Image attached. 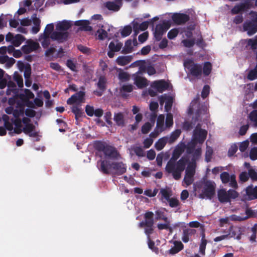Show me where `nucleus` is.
Returning <instances> with one entry per match:
<instances>
[{
	"label": "nucleus",
	"instance_id": "obj_1",
	"mask_svg": "<svg viewBox=\"0 0 257 257\" xmlns=\"http://www.w3.org/2000/svg\"><path fill=\"white\" fill-rule=\"evenodd\" d=\"M8 103L10 106L5 109L7 114H13L14 120L10 119L7 114H3L0 117V121L4 122V127L0 126V136H5L7 134L6 130L12 135L13 133L20 134L22 132L29 135L30 137H35L37 133L34 131V126L30 123V119L26 116L33 117L35 115L34 110L27 109L25 111L23 105L16 102V98L14 97L9 98Z\"/></svg>",
	"mask_w": 257,
	"mask_h": 257
},
{
	"label": "nucleus",
	"instance_id": "obj_2",
	"mask_svg": "<svg viewBox=\"0 0 257 257\" xmlns=\"http://www.w3.org/2000/svg\"><path fill=\"white\" fill-rule=\"evenodd\" d=\"M71 26L70 22L66 20L57 22L55 25V30H54L53 23L47 24L43 33L39 36L38 41L41 43L44 48H47L50 45L51 41H56L62 43L67 39L68 33L67 30Z\"/></svg>",
	"mask_w": 257,
	"mask_h": 257
},
{
	"label": "nucleus",
	"instance_id": "obj_3",
	"mask_svg": "<svg viewBox=\"0 0 257 257\" xmlns=\"http://www.w3.org/2000/svg\"><path fill=\"white\" fill-rule=\"evenodd\" d=\"M185 147L184 144H180L177 146L165 168L167 172L172 174L175 180H179L181 178L182 173L187 164V160L185 158H182L178 161H176L184 151Z\"/></svg>",
	"mask_w": 257,
	"mask_h": 257
},
{
	"label": "nucleus",
	"instance_id": "obj_4",
	"mask_svg": "<svg viewBox=\"0 0 257 257\" xmlns=\"http://www.w3.org/2000/svg\"><path fill=\"white\" fill-rule=\"evenodd\" d=\"M207 135V132L197 125L194 130L191 141L185 147L187 153L191 155L193 161L198 160L201 157V145L206 139Z\"/></svg>",
	"mask_w": 257,
	"mask_h": 257
},
{
	"label": "nucleus",
	"instance_id": "obj_5",
	"mask_svg": "<svg viewBox=\"0 0 257 257\" xmlns=\"http://www.w3.org/2000/svg\"><path fill=\"white\" fill-rule=\"evenodd\" d=\"M207 135V132L197 125L194 130L191 141L185 147L187 153L191 155L193 161L198 160L201 157V145L206 139Z\"/></svg>",
	"mask_w": 257,
	"mask_h": 257
},
{
	"label": "nucleus",
	"instance_id": "obj_6",
	"mask_svg": "<svg viewBox=\"0 0 257 257\" xmlns=\"http://www.w3.org/2000/svg\"><path fill=\"white\" fill-rule=\"evenodd\" d=\"M100 164V170L104 173H112L115 175H121L126 171V165L120 159V156L117 158L111 160L110 163L107 161H101Z\"/></svg>",
	"mask_w": 257,
	"mask_h": 257
},
{
	"label": "nucleus",
	"instance_id": "obj_7",
	"mask_svg": "<svg viewBox=\"0 0 257 257\" xmlns=\"http://www.w3.org/2000/svg\"><path fill=\"white\" fill-rule=\"evenodd\" d=\"M215 184L211 181L201 182L194 186V190L199 192V197L202 199H211L215 193Z\"/></svg>",
	"mask_w": 257,
	"mask_h": 257
},
{
	"label": "nucleus",
	"instance_id": "obj_8",
	"mask_svg": "<svg viewBox=\"0 0 257 257\" xmlns=\"http://www.w3.org/2000/svg\"><path fill=\"white\" fill-rule=\"evenodd\" d=\"M198 99L199 98H197L192 100L188 109V114H193L195 120L206 118L208 117L207 108H200Z\"/></svg>",
	"mask_w": 257,
	"mask_h": 257
},
{
	"label": "nucleus",
	"instance_id": "obj_9",
	"mask_svg": "<svg viewBox=\"0 0 257 257\" xmlns=\"http://www.w3.org/2000/svg\"><path fill=\"white\" fill-rule=\"evenodd\" d=\"M251 22H246L243 25L244 31H246L249 36H251L257 32V13L251 12L250 13Z\"/></svg>",
	"mask_w": 257,
	"mask_h": 257
},
{
	"label": "nucleus",
	"instance_id": "obj_10",
	"mask_svg": "<svg viewBox=\"0 0 257 257\" xmlns=\"http://www.w3.org/2000/svg\"><path fill=\"white\" fill-rule=\"evenodd\" d=\"M114 28L107 24H104L99 28L96 33V36L99 40H104L105 38L110 39L113 35Z\"/></svg>",
	"mask_w": 257,
	"mask_h": 257
},
{
	"label": "nucleus",
	"instance_id": "obj_11",
	"mask_svg": "<svg viewBox=\"0 0 257 257\" xmlns=\"http://www.w3.org/2000/svg\"><path fill=\"white\" fill-rule=\"evenodd\" d=\"M184 66L186 71L190 73L192 76L198 77L201 75V67L195 64L191 60H186L184 62Z\"/></svg>",
	"mask_w": 257,
	"mask_h": 257
},
{
	"label": "nucleus",
	"instance_id": "obj_12",
	"mask_svg": "<svg viewBox=\"0 0 257 257\" xmlns=\"http://www.w3.org/2000/svg\"><path fill=\"white\" fill-rule=\"evenodd\" d=\"M131 66H139V71L138 73H147L149 75H152L156 73L155 68L149 62L136 61L132 64Z\"/></svg>",
	"mask_w": 257,
	"mask_h": 257
},
{
	"label": "nucleus",
	"instance_id": "obj_13",
	"mask_svg": "<svg viewBox=\"0 0 257 257\" xmlns=\"http://www.w3.org/2000/svg\"><path fill=\"white\" fill-rule=\"evenodd\" d=\"M190 163L186 169L185 176L184 178L183 183H185L186 186H188L192 184L194 179L193 176L195 172L196 168V161H193Z\"/></svg>",
	"mask_w": 257,
	"mask_h": 257
},
{
	"label": "nucleus",
	"instance_id": "obj_14",
	"mask_svg": "<svg viewBox=\"0 0 257 257\" xmlns=\"http://www.w3.org/2000/svg\"><path fill=\"white\" fill-rule=\"evenodd\" d=\"M237 196V192L232 189H230L227 192L224 189H220L218 192V198L221 202H228L230 199H234Z\"/></svg>",
	"mask_w": 257,
	"mask_h": 257
},
{
	"label": "nucleus",
	"instance_id": "obj_15",
	"mask_svg": "<svg viewBox=\"0 0 257 257\" xmlns=\"http://www.w3.org/2000/svg\"><path fill=\"white\" fill-rule=\"evenodd\" d=\"M153 213L152 212H148L145 214V222H140L139 223L140 227H142L145 226V233L147 235L152 233L153 228V226L154 221L153 219Z\"/></svg>",
	"mask_w": 257,
	"mask_h": 257
},
{
	"label": "nucleus",
	"instance_id": "obj_16",
	"mask_svg": "<svg viewBox=\"0 0 257 257\" xmlns=\"http://www.w3.org/2000/svg\"><path fill=\"white\" fill-rule=\"evenodd\" d=\"M6 40L15 47H19L25 40V38L22 35H14L9 32L6 36Z\"/></svg>",
	"mask_w": 257,
	"mask_h": 257
},
{
	"label": "nucleus",
	"instance_id": "obj_17",
	"mask_svg": "<svg viewBox=\"0 0 257 257\" xmlns=\"http://www.w3.org/2000/svg\"><path fill=\"white\" fill-rule=\"evenodd\" d=\"M102 152L105 155V160L108 163L115 158L119 157V155L116 150L112 147L109 146H104L102 149Z\"/></svg>",
	"mask_w": 257,
	"mask_h": 257
},
{
	"label": "nucleus",
	"instance_id": "obj_18",
	"mask_svg": "<svg viewBox=\"0 0 257 257\" xmlns=\"http://www.w3.org/2000/svg\"><path fill=\"white\" fill-rule=\"evenodd\" d=\"M40 48L38 42L32 39H28L26 41L25 45L22 47V50L24 53L29 54Z\"/></svg>",
	"mask_w": 257,
	"mask_h": 257
},
{
	"label": "nucleus",
	"instance_id": "obj_19",
	"mask_svg": "<svg viewBox=\"0 0 257 257\" xmlns=\"http://www.w3.org/2000/svg\"><path fill=\"white\" fill-rule=\"evenodd\" d=\"M220 179L223 183H229V186L236 188L237 186V182L235 180V176L234 175H229L227 172H223L220 174Z\"/></svg>",
	"mask_w": 257,
	"mask_h": 257
},
{
	"label": "nucleus",
	"instance_id": "obj_20",
	"mask_svg": "<svg viewBox=\"0 0 257 257\" xmlns=\"http://www.w3.org/2000/svg\"><path fill=\"white\" fill-rule=\"evenodd\" d=\"M169 28V26H166V22H163L162 24H158L156 26L155 31L154 32V37L157 41H160L163 35L166 32Z\"/></svg>",
	"mask_w": 257,
	"mask_h": 257
},
{
	"label": "nucleus",
	"instance_id": "obj_21",
	"mask_svg": "<svg viewBox=\"0 0 257 257\" xmlns=\"http://www.w3.org/2000/svg\"><path fill=\"white\" fill-rule=\"evenodd\" d=\"M159 101L161 105L165 103V109L166 111L168 112L172 107L173 98L170 95L164 94L159 97Z\"/></svg>",
	"mask_w": 257,
	"mask_h": 257
},
{
	"label": "nucleus",
	"instance_id": "obj_22",
	"mask_svg": "<svg viewBox=\"0 0 257 257\" xmlns=\"http://www.w3.org/2000/svg\"><path fill=\"white\" fill-rule=\"evenodd\" d=\"M240 43L245 49L255 50L257 48V35L252 39L241 40Z\"/></svg>",
	"mask_w": 257,
	"mask_h": 257
},
{
	"label": "nucleus",
	"instance_id": "obj_23",
	"mask_svg": "<svg viewBox=\"0 0 257 257\" xmlns=\"http://www.w3.org/2000/svg\"><path fill=\"white\" fill-rule=\"evenodd\" d=\"M84 97V93L82 91H80L73 95L67 100V102L69 104H79L83 102Z\"/></svg>",
	"mask_w": 257,
	"mask_h": 257
},
{
	"label": "nucleus",
	"instance_id": "obj_24",
	"mask_svg": "<svg viewBox=\"0 0 257 257\" xmlns=\"http://www.w3.org/2000/svg\"><path fill=\"white\" fill-rule=\"evenodd\" d=\"M169 86V83L163 80L154 81L151 84V87L159 92H162L167 89Z\"/></svg>",
	"mask_w": 257,
	"mask_h": 257
},
{
	"label": "nucleus",
	"instance_id": "obj_25",
	"mask_svg": "<svg viewBox=\"0 0 257 257\" xmlns=\"http://www.w3.org/2000/svg\"><path fill=\"white\" fill-rule=\"evenodd\" d=\"M32 23L33 26L31 29V33L35 35L37 34L41 29V20L39 18L37 17L36 14H33L31 17Z\"/></svg>",
	"mask_w": 257,
	"mask_h": 257
},
{
	"label": "nucleus",
	"instance_id": "obj_26",
	"mask_svg": "<svg viewBox=\"0 0 257 257\" xmlns=\"http://www.w3.org/2000/svg\"><path fill=\"white\" fill-rule=\"evenodd\" d=\"M122 5V0H114V2H108L104 4L105 7L109 10L118 11Z\"/></svg>",
	"mask_w": 257,
	"mask_h": 257
},
{
	"label": "nucleus",
	"instance_id": "obj_27",
	"mask_svg": "<svg viewBox=\"0 0 257 257\" xmlns=\"http://www.w3.org/2000/svg\"><path fill=\"white\" fill-rule=\"evenodd\" d=\"M174 23L177 24H181L185 23L189 20L188 15L181 13H174L172 16Z\"/></svg>",
	"mask_w": 257,
	"mask_h": 257
},
{
	"label": "nucleus",
	"instance_id": "obj_28",
	"mask_svg": "<svg viewBox=\"0 0 257 257\" xmlns=\"http://www.w3.org/2000/svg\"><path fill=\"white\" fill-rule=\"evenodd\" d=\"M132 25L133 30L136 34H138L140 31L146 30L149 26V22L147 21L144 22L141 24H139L136 20H134Z\"/></svg>",
	"mask_w": 257,
	"mask_h": 257
},
{
	"label": "nucleus",
	"instance_id": "obj_29",
	"mask_svg": "<svg viewBox=\"0 0 257 257\" xmlns=\"http://www.w3.org/2000/svg\"><path fill=\"white\" fill-rule=\"evenodd\" d=\"M242 233V229L238 226H232L229 229L228 237H233L235 239H240Z\"/></svg>",
	"mask_w": 257,
	"mask_h": 257
},
{
	"label": "nucleus",
	"instance_id": "obj_30",
	"mask_svg": "<svg viewBox=\"0 0 257 257\" xmlns=\"http://www.w3.org/2000/svg\"><path fill=\"white\" fill-rule=\"evenodd\" d=\"M245 198L248 200L257 199V186H249L245 189Z\"/></svg>",
	"mask_w": 257,
	"mask_h": 257
},
{
	"label": "nucleus",
	"instance_id": "obj_31",
	"mask_svg": "<svg viewBox=\"0 0 257 257\" xmlns=\"http://www.w3.org/2000/svg\"><path fill=\"white\" fill-rule=\"evenodd\" d=\"M161 195L160 199L163 202L168 201L172 196V191L169 188H162L160 190V194Z\"/></svg>",
	"mask_w": 257,
	"mask_h": 257
},
{
	"label": "nucleus",
	"instance_id": "obj_32",
	"mask_svg": "<svg viewBox=\"0 0 257 257\" xmlns=\"http://www.w3.org/2000/svg\"><path fill=\"white\" fill-rule=\"evenodd\" d=\"M251 210L247 209L245 214L241 215H232L229 216V219L233 221H240L248 218L250 215Z\"/></svg>",
	"mask_w": 257,
	"mask_h": 257
},
{
	"label": "nucleus",
	"instance_id": "obj_33",
	"mask_svg": "<svg viewBox=\"0 0 257 257\" xmlns=\"http://www.w3.org/2000/svg\"><path fill=\"white\" fill-rule=\"evenodd\" d=\"M173 244L174 246L169 250V253L171 254H175L183 248L184 245L181 241H175L173 242Z\"/></svg>",
	"mask_w": 257,
	"mask_h": 257
},
{
	"label": "nucleus",
	"instance_id": "obj_34",
	"mask_svg": "<svg viewBox=\"0 0 257 257\" xmlns=\"http://www.w3.org/2000/svg\"><path fill=\"white\" fill-rule=\"evenodd\" d=\"M75 25L80 27L82 30L86 31H90L92 30V28L90 26V23L87 20H79L76 21L75 23Z\"/></svg>",
	"mask_w": 257,
	"mask_h": 257
},
{
	"label": "nucleus",
	"instance_id": "obj_35",
	"mask_svg": "<svg viewBox=\"0 0 257 257\" xmlns=\"http://www.w3.org/2000/svg\"><path fill=\"white\" fill-rule=\"evenodd\" d=\"M132 60L131 56H120L116 59V62L120 66H124L128 64Z\"/></svg>",
	"mask_w": 257,
	"mask_h": 257
},
{
	"label": "nucleus",
	"instance_id": "obj_36",
	"mask_svg": "<svg viewBox=\"0 0 257 257\" xmlns=\"http://www.w3.org/2000/svg\"><path fill=\"white\" fill-rule=\"evenodd\" d=\"M168 137H165L160 139L155 144V147L157 150L160 151L162 150L168 142Z\"/></svg>",
	"mask_w": 257,
	"mask_h": 257
},
{
	"label": "nucleus",
	"instance_id": "obj_37",
	"mask_svg": "<svg viewBox=\"0 0 257 257\" xmlns=\"http://www.w3.org/2000/svg\"><path fill=\"white\" fill-rule=\"evenodd\" d=\"M164 115H160L157 119V126L155 128L158 132L162 133L165 130V127L164 124Z\"/></svg>",
	"mask_w": 257,
	"mask_h": 257
},
{
	"label": "nucleus",
	"instance_id": "obj_38",
	"mask_svg": "<svg viewBox=\"0 0 257 257\" xmlns=\"http://www.w3.org/2000/svg\"><path fill=\"white\" fill-rule=\"evenodd\" d=\"M248 119L252 125L257 127V110L251 111L248 115Z\"/></svg>",
	"mask_w": 257,
	"mask_h": 257
},
{
	"label": "nucleus",
	"instance_id": "obj_39",
	"mask_svg": "<svg viewBox=\"0 0 257 257\" xmlns=\"http://www.w3.org/2000/svg\"><path fill=\"white\" fill-rule=\"evenodd\" d=\"M122 46V44L117 40L111 41L109 44L108 47L109 50L114 51H119Z\"/></svg>",
	"mask_w": 257,
	"mask_h": 257
},
{
	"label": "nucleus",
	"instance_id": "obj_40",
	"mask_svg": "<svg viewBox=\"0 0 257 257\" xmlns=\"http://www.w3.org/2000/svg\"><path fill=\"white\" fill-rule=\"evenodd\" d=\"M136 85L140 88H144L148 85V82L146 78L137 77L135 79V81Z\"/></svg>",
	"mask_w": 257,
	"mask_h": 257
},
{
	"label": "nucleus",
	"instance_id": "obj_41",
	"mask_svg": "<svg viewBox=\"0 0 257 257\" xmlns=\"http://www.w3.org/2000/svg\"><path fill=\"white\" fill-rule=\"evenodd\" d=\"M113 119L117 125L121 126H123L124 123V120L123 114L122 113H115L114 115Z\"/></svg>",
	"mask_w": 257,
	"mask_h": 257
},
{
	"label": "nucleus",
	"instance_id": "obj_42",
	"mask_svg": "<svg viewBox=\"0 0 257 257\" xmlns=\"http://www.w3.org/2000/svg\"><path fill=\"white\" fill-rule=\"evenodd\" d=\"M135 46V43L133 42L131 40H128L126 41L123 51L126 53H129L132 52L134 46Z\"/></svg>",
	"mask_w": 257,
	"mask_h": 257
},
{
	"label": "nucleus",
	"instance_id": "obj_43",
	"mask_svg": "<svg viewBox=\"0 0 257 257\" xmlns=\"http://www.w3.org/2000/svg\"><path fill=\"white\" fill-rule=\"evenodd\" d=\"M71 109L72 112L75 114V118L77 119L81 117L84 114L83 110L80 106H73Z\"/></svg>",
	"mask_w": 257,
	"mask_h": 257
},
{
	"label": "nucleus",
	"instance_id": "obj_44",
	"mask_svg": "<svg viewBox=\"0 0 257 257\" xmlns=\"http://www.w3.org/2000/svg\"><path fill=\"white\" fill-rule=\"evenodd\" d=\"M181 132L180 130H176L175 131L172 132L171 135L169 137H168V143L172 144L175 142L180 135Z\"/></svg>",
	"mask_w": 257,
	"mask_h": 257
},
{
	"label": "nucleus",
	"instance_id": "obj_45",
	"mask_svg": "<svg viewBox=\"0 0 257 257\" xmlns=\"http://www.w3.org/2000/svg\"><path fill=\"white\" fill-rule=\"evenodd\" d=\"M133 86L131 84H124L121 87L120 92L121 94L124 96H126V93L131 92L133 91Z\"/></svg>",
	"mask_w": 257,
	"mask_h": 257
},
{
	"label": "nucleus",
	"instance_id": "obj_46",
	"mask_svg": "<svg viewBox=\"0 0 257 257\" xmlns=\"http://www.w3.org/2000/svg\"><path fill=\"white\" fill-rule=\"evenodd\" d=\"M169 154L168 153H161L159 154L156 158V161L157 162V164L159 166H161L162 165L163 160L164 158L167 159L169 157Z\"/></svg>",
	"mask_w": 257,
	"mask_h": 257
},
{
	"label": "nucleus",
	"instance_id": "obj_47",
	"mask_svg": "<svg viewBox=\"0 0 257 257\" xmlns=\"http://www.w3.org/2000/svg\"><path fill=\"white\" fill-rule=\"evenodd\" d=\"M164 209L158 210L155 213L156 215V219L157 220H168V218L164 214Z\"/></svg>",
	"mask_w": 257,
	"mask_h": 257
},
{
	"label": "nucleus",
	"instance_id": "obj_48",
	"mask_svg": "<svg viewBox=\"0 0 257 257\" xmlns=\"http://www.w3.org/2000/svg\"><path fill=\"white\" fill-rule=\"evenodd\" d=\"M106 83V79L105 77L101 76L99 77L98 82L97 84V87L102 90L105 88Z\"/></svg>",
	"mask_w": 257,
	"mask_h": 257
},
{
	"label": "nucleus",
	"instance_id": "obj_49",
	"mask_svg": "<svg viewBox=\"0 0 257 257\" xmlns=\"http://www.w3.org/2000/svg\"><path fill=\"white\" fill-rule=\"evenodd\" d=\"M14 79L17 82L19 87L23 86V80L22 76L19 75L18 72H15L14 74Z\"/></svg>",
	"mask_w": 257,
	"mask_h": 257
},
{
	"label": "nucleus",
	"instance_id": "obj_50",
	"mask_svg": "<svg viewBox=\"0 0 257 257\" xmlns=\"http://www.w3.org/2000/svg\"><path fill=\"white\" fill-rule=\"evenodd\" d=\"M132 31V28L131 26H125L121 31V35L123 37L129 36Z\"/></svg>",
	"mask_w": 257,
	"mask_h": 257
},
{
	"label": "nucleus",
	"instance_id": "obj_51",
	"mask_svg": "<svg viewBox=\"0 0 257 257\" xmlns=\"http://www.w3.org/2000/svg\"><path fill=\"white\" fill-rule=\"evenodd\" d=\"M245 6L244 4H242L235 6L231 10L232 14H235L239 13L241 11L245 10Z\"/></svg>",
	"mask_w": 257,
	"mask_h": 257
},
{
	"label": "nucleus",
	"instance_id": "obj_52",
	"mask_svg": "<svg viewBox=\"0 0 257 257\" xmlns=\"http://www.w3.org/2000/svg\"><path fill=\"white\" fill-rule=\"evenodd\" d=\"M118 78L121 81H125L129 79L130 75L125 72L120 71L118 73Z\"/></svg>",
	"mask_w": 257,
	"mask_h": 257
},
{
	"label": "nucleus",
	"instance_id": "obj_53",
	"mask_svg": "<svg viewBox=\"0 0 257 257\" xmlns=\"http://www.w3.org/2000/svg\"><path fill=\"white\" fill-rule=\"evenodd\" d=\"M165 223H158L157 227L159 229H170V221L169 220H164Z\"/></svg>",
	"mask_w": 257,
	"mask_h": 257
},
{
	"label": "nucleus",
	"instance_id": "obj_54",
	"mask_svg": "<svg viewBox=\"0 0 257 257\" xmlns=\"http://www.w3.org/2000/svg\"><path fill=\"white\" fill-rule=\"evenodd\" d=\"M247 79L250 80H253L257 78V69L255 68L250 70L247 75Z\"/></svg>",
	"mask_w": 257,
	"mask_h": 257
},
{
	"label": "nucleus",
	"instance_id": "obj_55",
	"mask_svg": "<svg viewBox=\"0 0 257 257\" xmlns=\"http://www.w3.org/2000/svg\"><path fill=\"white\" fill-rule=\"evenodd\" d=\"M158 192L157 189H154L153 190L151 189H147L144 191V194L148 197H152L155 196Z\"/></svg>",
	"mask_w": 257,
	"mask_h": 257
},
{
	"label": "nucleus",
	"instance_id": "obj_56",
	"mask_svg": "<svg viewBox=\"0 0 257 257\" xmlns=\"http://www.w3.org/2000/svg\"><path fill=\"white\" fill-rule=\"evenodd\" d=\"M173 124V115L171 113H169L167 114L166 119V126L171 127Z\"/></svg>",
	"mask_w": 257,
	"mask_h": 257
},
{
	"label": "nucleus",
	"instance_id": "obj_57",
	"mask_svg": "<svg viewBox=\"0 0 257 257\" xmlns=\"http://www.w3.org/2000/svg\"><path fill=\"white\" fill-rule=\"evenodd\" d=\"M154 123L152 124L150 122H146L142 127V132L143 134H147L151 129Z\"/></svg>",
	"mask_w": 257,
	"mask_h": 257
},
{
	"label": "nucleus",
	"instance_id": "obj_58",
	"mask_svg": "<svg viewBox=\"0 0 257 257\" xmlns=\"http://www.w3.org/2000/svg\"><path fill=\"white\" fill-rule=\"evenodd\" d=\"M211 71V65L209 62L204 63L203 67V73L205 75H208L210 74Z\"/></svg>",
	"mask_w": 257,
	"mask_h": 257
},
{
	"label": "nucleus",
	"instance_id": "obj_59",
	"mask_svg": "<svg viewBox=\"0 0 257 257\" xmlns=\"http://www.w3.org/2000/svg\"><path fill=\"white\" fill-rule=\"evenodd\" d=\"M10 79H11V76L6 75L4 78L0 80V89L4 88L7 85V81Z\"/></svg>",
	"mask_w": 257,
	"mask_h": 257
},
{
	"label": "nucleus",
	"instance_id": "obj_60",
	"mask_svg": "<svg viewBox=\"0 0 257 257\" xmlns=\"http://www.w3.org/2000/svg\"><path fill=\"white\" fill-rule=\"evenodd\" d=\"M212 153V149L210 147L207 146L206 151L205 153V160L207 162L210 161Z\"/></svg>",
	"mask_w": 257,
	"mask_h": 257
},
{
	"label": "nucleus",
	"instance_id": "obj_61",
	"mask_svg": "<svg viewBox=\"0 0 257 257\" xmlns=\"http://www.w3.org/2000/svg\"><path fill=\"white\" fill-rule=\"evenodd\" d=\"M167 202L171 207H176L179 205L178 200L174 197L170 198V199L167 201Z\"/></svg>",
	"mask_w": 257,
	"mask_h": 257
},
{
	"label": "nucleus",
	"instance_id": "obj_62",
	"mask_svg": "<svg viewBox=\"0 0 257 257\" xmlns=\"http://www.w3.org/2000/svg\"><path fill=\"white\" fill-rule=\"evenodd\" d=\"M178 32V30L177 29H172L168 33V38L170 39H174L177 36Z\"/></svg>",
	"mask_w": 257,
	"mask_h": 257
},
{
	"label": "nucleus",
	"instance_id": "obj_63",
	"mask_svg": "<svg viewBox=\"0 0 257 257\" xmlns=\"http://www.w3.org/2000/svg\"><path fill=\"white\" fill-rule=\"evenodd\" d=\"M254 86L253 83H249L244 86V92L245 94H248L252 93V90L254 89Z\"/></svg>",
	"mask_w": 257,
	"mask_h": 257
},
{
	"label": "nucleus",
	"instance_id": "obj_64",
	"mask_svg": "<svg viewBox=\"0 0 257 257\" xmlns=\"http://www.w3.org/2000/svg\"><path fill=\"white\" fill-rule=\"evenodd\" d=\"M250 158L252 160H255L257 159V148L253 147L250 151L249 154Z\"/></svg>",
	"mask_w": 257,
	"mask_h": 257
}]
</instances>
